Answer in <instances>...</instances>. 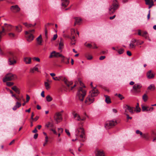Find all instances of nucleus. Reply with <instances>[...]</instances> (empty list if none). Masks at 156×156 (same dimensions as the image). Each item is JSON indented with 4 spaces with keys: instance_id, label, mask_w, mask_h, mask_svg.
<instances>
[{
    "instance_id": "obj_1",
    "label": "nucleus",
    "mask_w": 156,
    "mask_h": 156,
    "mask_svg": "<svg viewBox=\"0 0 156 156\" xmlns=\"http://www.w3.org/2000/svg\"><path fill=\"white\" fill-rule=\"evenodd\" d=\"M75 134L76 136H79L80 140L83 142L86 140L85 131L82 126L77 127L75 130Z\"/></svg>"
},
{
    "instance_id": "obj_2",
    "label": "nucleus",
    "mask_w": 156,
    "mask_h": 156,
    "mask_svg": "<svg viewBox=\"0 0 156 156\" xmlns=\"http://www.w3.org/2000/svg\"><path fill=\"white\" fill-rule=\"evenodd\" d=\"M8 63L9 65H14L16 63L15 59L16 55L12 52H9L8 55Z\"/></svg>"
},
{
    "instance_id": "obj_3",
    "label": "nucleus",
    "mask_w": 156,
    "mask_h": 156,
    "mask_svg": "<svg viewBox=\"0 0 156 156\" xmlns=\"http://www.w3.org/2000/svg\"><path fill=\"white\" fill-rule=\"evenodd\" d=\"M86 94V90L83 87H80L77 93V96L79 100L83 101L84 98Z\"/></svg>"
},
{
    "instance_id": "obj_4",
    "label": "nucleus",
    "mask_w": 156,
    "mask_h": 156,
    "mask_svg": "<svg viewBox=\"0 0 156 156\" xmlns=\"http://www.w3.org/2000/svg\"><path fill=\"white\" fill-rule=\"evenodd\" d=\"M17 78L16 76L11 73L7 74L3 78V82H5L13 80Z\"/></svg>"
},
{
    "instance_id": "obj_5",
    "label": "nucleus",
    "mask_w": 156,
    "mask_h": 156,
    "mask_svg": "<svg viewBox=\"0 0 156 156\" xmlns=\"http://www.w3.org/2000/svg\"><path fill=\"white\" fill-rule=\"evenodd\" d=\"M116 124L117 122L116 120L108 121L106 122L105 126L106 129H108L115 125Z\"/></svg>"
},
{
    "instance_id": "obj_6",
    "label": "nucleus",
    "mask_w": 156,
    "mask_h": 156,
    "mask_svg": "<svg viewBox=\"0 0 156 156\" xmlns=\"http://www.w3.org/2000/svg\"><path fill=\"white\" fill-rule=\"evenodd\" d=\"M12 28V27L11 25L6 23L5 24L4 27H2V31L0 30V41L3 35V33L5 32V30L7 31H11Z\"/></svg>"
},
{
    "instance_id": "obj_7",
    "label": "nucleus",
    "mask_w": 156,
    "mask_h": 156,
    "mask_svg": "<svg viewBox=\"0 0 156 156\" xmlns=\"http://www.w3.org/2000/svg\"><path fill=\"white\" fill-rule=\"evenodd\" d=\"M118 3L117 1L115 0H114L112 5L109 8V10L111 11L110 13L114 12L118 8Z\"/></svg>"
},
{
    "instance_id": "obj_8",
    "label": "nucleus",
    "mask_w": 156,
    "mask_h": 156,
    "mask_svg": "<svg viewBox=\"0 0 156 156\" xmlns=\"http://www.w3.org/2000/svg\"><path fill=\"white\" fill-rule=\"evenodd\" d=\"M62 114L60 112H56L54 116V120L57 124L59 123L62 119Z\"/></svg>"
},
{
    "instance_id": "obj_9",
    "label": "nucleus",
    "mask_w": 156,
    "mask_h": 156,
    "mask_svg": "<svg viewBox=\"0 0 156 156\" xmlns=\"http://www.w3.org/2000/svg\"><path fill=\"white\" fill-rule=\"evenodd\" d=\"M99 93L98 91L95 87L92 88V90L90 92V95L94 97L97 96Z\"/></svg>"
},
{
    "instance_id": "obj_10",
    "label": "nucleus",
    "mask_w": 156,
    "mask_h": 156,
    "mask_svg": "<svg viewBox=\"0 0 156 156\" xmlns=\"http://www.w3.org/2000/svg\"><path fill=\"white\" fill-rule=\"evenodd\" d=\"M142 85L140 83L135 84L133 87V89L135 92L138 93L140 92V90L142 87Z\"/></svg>"
},
{
    "instance_id": "obj_11",
    "label": "nucleus",
    "mask_w": 156,
    "mask_h": 156,
    "mask_svg": "<svg viewBox=\"0 0 156 156\" xmlns=\"http://www.w3.org/2000/svg\"><path fill=\"white\" fill-rule=\"evenodd\" d=\"M10 10L13 12H17L20 11V9L18 5H16L12 6L10 7Z\"/></svg>"
},
{
    "instance_id": "obj_12",
    "label": "nucleus",
    "mask_w": 156,
    "mask_h": 156,
    "mask_svg": "<svg viewBox=\"0 0 156 156\" xmlns=\"http://www.w3.org/2000/svg\"><path fill=\"white\" fill-rule=\"evenodd\" d=\"M94 100V97H92L89 94L86 99L85 103H87L88 105H90L93 102Z\"/></svg>"
},
{
    "instance_id": "obj_13",
    "label": "nucleus",
    "mask_w": 156,
    "mask_h": 156,
    "mask_svg": "<svg viewBox=\"0 0 156 156\" xmlns=\"http://www.w3.org/2000/svg\"><path fill=\"white\" fill-rule=\"evenodd\" d=\"M61 1L62 6L63 8H65L69 3V0H61Z\"/></svg>"
},
{
    "instance_id": "obj_14",
    "label": "nucleus",
    "mask_w": 156,
    "mask_h": 156,
    "mask_svg": "<svg viewBox=\"0 0 156 156\" xmlns=\"http://www.w3.org/2000/svg\"><path fill=\"white\" fill-rule=\"evenodd\" d=\"M23 61L26 64H30L31 63V58L30 57H25L23 58Z\"/></svg>"
},
{
    "instance_id": "obj_15",
    "label": "nucleus",
    "mask_w": 156,
    "mask_h": 156,
    "mask_svg": "<svg viewBox=\"0 0 156 156\" xmlns=\"http://www.w3.org/2000/svg\"><path fill=\"white\" fill-rule=\"evenodd\" d=\"M136 41V40L135 39H133L131 41L130 44H129V48L130 49L135 48V43Z\"/></svg>"
},
{
    "instance_id": "obj_16",
    "label": "nucleus",
    "mask_w": 156,
    "mask_h": 156,
    "mask_svg": "<svg viewBox=\"0 0 156 156\" xmlns=\"http://www.w3.org/2000/svg\"><path fill=\"white\" fill-rule=\"evenodd\" d=\"M37 43L38 45H41L42 42H43V41L42 39V37L41 35H40L37 38Z\"/></svg>"
},
{
    "instance_id": "obj_17",
    "label": "nucleus",
    "mask_w": 156,
    "mask_h": 156,
    "mask_svg": "<svg viewBox=\"0 0 156 156\" xmlns=\"http://www.w3.org/2000/svg\"><path fill=\"white\" fill-rule=\"evenodd\" d=\"M27 40L29 42H30L33 40L34 38V36L32 34H27Z\"/></svg>"
},
{
    "instance_id": "obj_18",
    "label": "nucleus",
    "mask_w": 156,
    "mask_h": 156,
    "mask_svg": "<svg viewBox=\"0 0 156 156\" xmlns=\"http://www.w3.org/2000/svg\"><path fill=\"white\" fill-rule=\"evenodd\" d=\"M39 66L38 64L36 65L34 68H33L30 69V73H34L35 71H37L38 72V67Z\"/></svg>"
},
{
    "instance_id": "obj_19",
    "label": "nucleus",
    "mask_w": 156,
    "mask_h": 156,
    "mask_svg": "<svg viewBox=\"0 0 156 156\" xmlns=\"http://www.w3.org/2000/svg\"><path fill=\"white\" fill-rule=\"evenodd\" d=\"M124 108H125V112H126V110H128L129 112L131 113H133V107H130L129 106L127 105L125 107H124Z\"/></svg>"
},
{
    "instance_id": "obj_20",
    "label": "nucleus",
    "mask_w": 156,
    "mask_h": 156,
    "mask_svg": "<svg viewBox=\"0 0 156 156\" xmlns=\"http://www.w3.org/2000/svg\"><path fill=\"white\" fill-rule=\"evenodd\" d=\"M21 105V103L17 101L15 105L13 107L12 109L14 111L16 110L17 108H20Z\"/></svg>"
},
{
    "instance_id": "obj_21",
    "label": "nucleus",
    "mask_w": 156,
    "mask_h": 156,
    "mask_svg": "<svg viewBox=\"0 0 156 156\" xmlns=\"http://www.w3.org/2000/svg\"><path fill=\"white\" fill-rule=\"evenodd\" d=\"M147 76L148 79H152L154 78V75L151 73V71L149 70L147 74Z\"/></svg>"
},
{
    "instance_id": "obj_22",
    "label": "nucleus",
    "mask_w": 156,
    "mask_h": 156,
    "mask_svg": "<svg viewBox=\"0 0 156 156\" xmlns=\"http://www.w3.org/2000/svg\"><path fill=\"white\" fill-rule=\"evenodd\" d=\"M73 115L74 119L78 121H80V116L77 113L73 112Z\"/></svg>"
},
{
    "instance_id": "obj_23",
    "label": "nucleus",
    "mask_w": 156,
    "mask_h": 156,
    "mask_svg": "<svg viewBox=\"0 0 156 156\" xmlns=\"http://www.w3.org/2000/svg\"><path fill=\"white\" fill-rule=\"evenodd\" d=\"M23 24L27 28L34 27L36 25V23H35L34 24H28L27 23H23Z\"/></svg>"
},
{
    "instance_id": "obj_24",
    "label": "nucleus",
    "mask_w": 156,
    "mask_h": 156,
    "mask_svg": "<svg viewBox=\"0 0 156 156\" xmlns=\"http://www.w3.org/2000/svg\"><path fill=\"white\" fill-rule=\"evenodd\" d=\"M105 102L108 104L111 103V101L110 97L107 95H105Z\"/></svg>"
},
{
    "instance_id": "obj_25",
    "label": "nucleus",
    "mask_w": 156,
    "mask_h": 156,
    "mask_svg": "<svg viewBox=\"0 0 156 156\" xmlns=\"http://www.w3.org/2000/svg\"><path fill=\"white\" fill-rule=\"evenodd\" d=\"M16 30L18 32H21L22 30V26L20 24H19L16 27Z\"/></svg>"
},
{
    "instance_id": "obj_26",
    "label": "nucleus",
    "mask_w": 156,
    "mask_h": 156,
    "mask_svg": "<svg viewBox=\"0 0 156 156\" xmlns=\"http://www.w3.org/2000/svg\"><path fill=\"white\" fill-rule=\"evenodd\" d=\"M63 81H64L65 83L68 87H69L70 85H71L73 83L71 81H68L67 80H66L65 78H64Z\"/></svg>"
},
{
    "instance_id": "obj_27",
    "label": "nucleus",
    "mask_w": 156,
    "mask_h": 156,
    "mask_svg": "<svg viewBox=\"0 0 156 156\" xmlns=\"http://www.w3.org/2000/svg\"><path fill=\"white\" fill-rule=\"evenodd\" d=\"M142 110L143 112H148V106H145L144 105H141Z\"/></svg>"
},
{
    "instance_id": "obj_28",
    "label": "nucleus",
    "mask_w": 156,
    "mask_h": 156,
    "mask_svg": "<svg viewBox=\"0 0 156 156\" xmlns=\"http://www.w3.org/2000/svg\"><path fill=\"white\" fill-rule=\"evenodd\" d=\"M8 35L10 38H15L16 37V35L13 33H10L8 34Z\"/></svg>"
},
{
    "instance_id": "obj_29",
    "label": "nucleus",
    "mask_w": 156,
    "mask_h": 156,
    "mask_svg": "<svg viewBox=\"0 0 156 156\" xmlns=\"http://www.w3.org/2000/svg\"><path fill=\"white\" fill-rule=\"evenodd\" d=\"M12 89L15 91L17 93L19 94L20 92L19 89L16 87V86H14L12 88Z\"/></svg>"
},
{
    "instance_id": "obj_30",
    "label": "nucleus",
    "mask_w": 156,
    "mask_h": 156,
    "mask_svg": "<svg viewBox=\"0 0 156 156\" xmlns=\"http://www.w3.org/2000/svg\"><path fill=\"white\" fill-rule=\"evenodd\" d=\"M96 156H104V154L103 151H99L98 152Z\"/></svg>"
},
{
    "instance_id": "obj_31",
    "label": "nucleus",
    "mask_w": 156,
    "mask_h": 156,
    "mask_svg": "<svg viewBox=\"0 0 156 156\" xmlns=\"http://www.w3.org/2000/svg\"><path fill=\"white\" fill-rule=\"evenodd\" d=\"M155 86L154 84H151L147 88L148 90H151L152 89L154 90L155 89Z\"/></svg>"
},
{
    "instance_id": "obj_32",
    "label": "nucleus",
    "mask_w": 156,
    "mask_h": 156,
    "mask_svg": "<svg viewBox=\"0 0 156 156\" xmlns=\"http://www.w3.org/2000/svg\"><path fill=\"white\" fill-rule=\"evenodd\" d=\"M54 126L53 124L52 123H51L50 122H48L45 125V126L47 127H53Z\"/></svg>"
},
{
    "instance_id": "obj_33",
    "label": "nucleus",
    "mask_w": 156,
    "mask_h": 156,
    "mask_svg": "<svg viewBox=\"0 0 156 156\" xmlns=\"http://www.w3.org/2000/svg\"><path fill=\"white\" fill-rule=\"evenodd\" d=\"M44 85L47 90H48L50 89V84L48 82H44Z\"/></svg>"
},
{
    "instance_id": "obj_34",
    "label": "nucleus",
    "mask_w": 156,
    "mask_h": 156,
    "mask_svg": "<svg viewBox=\"0 0 156 156\" xmlns=\"http://www.w3.org/2000/svg\"><path fill=\"white\" fill-rule=\"evenodd\" d=\"M81 21V19L80 18H75V24L79 23Z\"/></svg>"
},
{
    "instance_id": "obj_35",
    "label": "nucleus",
    "mask_w": 156,
    "mask_h": 156,
    "mask_svg": "<svg viewBox=\"0 0 156 156\" xmlns=\"http://www.w3.org/2000/svg\"><path fill=\"white\" fill-rule=\"evenodd\" d=\"M142 137L146 139H148V134L147 133L142 134Z\"/></svg>"
},
{
    "instance_id": "obj_36",
    "label": "nucleus",
    "mask_w": 156,
    "mask_h": 156,
    "mask_svg": "<svg viewBox=\"0 0 156 156\" xmlns=\"http://www.w3.org/2000/svg\"><path fill=\"white\" fill-rule=\"evenodd\" d=\"M141 110L140 108L139 107V103H137V105L136 106L135 110L137 112H139Z\"/></svg>"
},
{
    "instance_id": "obj_37",
    "label": "nucleus",
    "mask_w": 156,
    "mask_h": 156,
    "mask_svg": "<svg viewBox=\"0 0 156 156\" xmlns=\"http://www.w3.org/2000/svg\"><path fill=\"white\" fill-rule=\"evenodd\" d=\"M64 47V44L62 42H60L59 44V46L58 49L59 50H62Z\"/></svg>"
},
{
    "instance_id": "obj_38",
    "label": "nucleus",
    "mask_w": 156,
    "mask_h": 156,
    "mask_svg": "<svg viewBox=\"0 0 156 156\" xmlns=\"http://www.w3.org/2000/svg\"><path fill=\"white\" fill-rule=\"evenodd\" d=\"M35 31V30L34 29L30 30L28 31H26L25 32L26 34H32L33 33H34Z\"/></svg>"
},
{
    "instance_id": "obj_39",
    "label": "nucleus",
    "mask_w": 156,
    "mask_h": 156,
    "mask_svg": "<svg viewBox=\"0 0 156 156\" xmlns=\"http://www.w3.org/2000/svg\"><path fill=\"white\" fill-rule=\"evenodd\" d=\"M142 98H143V100L144 101V102H146L147 100V99H148L147 96V95L146 94H145L143 96Z\"/></svg>"
},
{
    "instance_id": "obj_40",
    "label": "nucleus",
    "mask_w": 156,
    "mask_h": 156,
    "mask_svg": "<svg viewBox=\"0 0 156 156\" xmlns=\"http://www.w3.org/2000/svg\"><path fill=\"white\" fill-rule=\"evenodd\" d=\"M46 98L47 101L48 102L51 101L52 99V98L49 95L47 96L46 97Z\"/></svg>"
},
{
    "instance_id": "obj_41",
    "label": "nucleus",
    "mask_w": 156,
    "mask_h": 156,
    "mask_svg": "<svg viewBox=\"0 0 156 156\" xmlns=\"http://www.w3.org/2000/svg\"><path fill=\"white\" fill-rule=\"evenodd\" d=\"M142 36L146 38H148V35L147 34V32L146 31L144 32L142 34Z\"/></svg>"
},
{
    "instance_id": "obj_42",
    "label": "nucleus",
    "mask_w": 156,
    "mask_h": 156,
    "mask_svg": "<svg viewBox=\"0 0 156 156\" xmlns=\"http://www.w3.org/2000/svg\"><path fill=\"white\" fill-rule=\"evenodd\" d=\"M55 57H63V58H64V56L62 55V54H60L58 52H55Z\"/></svg>"
},
{
    "instance_id": "obj_43",
    "label": "nucleus",
    "mask_w": 156,
    "mask_h": 156,
    "mask_svg": "<svg viewBox=\"0 0 156 156\" xmlns=\"http://www.w3.org/2000/svg\"><path fill=\"white\" fill-rule=\"evenodd\" d=\"M146 5L153 3V0H145Z\"/></svg>"
},
{
    "instance_id": "obj_44",
    "label": "nucleus",
    "mask_w": 156,
    "mask_h": 156,
    "mask_svg": "<svg viewBox=\"0 0 156 156\" xmlns=\"http://www.w3.org/2000/svg\"><path fill=\"white\" fill-rule=\"evenodd\" d=\"M55 51H53L51 52L49 56V58H51L53 57H55Z\"/></svg>"
},
{
    "instance_id": "obj_45",
    "label": "nucleus",
    "mask_w": 156,
    "mask_h": 156,
    "mask_svg": "<svg viewBox=\"0 0 156 156\" xmlns=\"http://www.w3.org/2000/svg\"><path fill=\"white\" fill-rule=\"evenodd\" d=\"M52 79L55 80H61V77L60 76L55 77H53Z\"/></svg>"
},
{
    "instance_id": "obj_46",
    "label": "nucleus",
    "mask_w": 156,
    "mask_h": 156,
    "mask_svg": "<svg viewBox=\"0 0 156 156\" xmlns=\"http://www.w3.org/2000/svg\"><path fill=\"white\" fill-rule=\"evenodd\" d=\"M124 49H120L118 51V53L119 54H122L123 53V52H124Z\"/></svg>"
},
{
    "instance_id": "obj_47",
    "label": "nucleus",
    "mask_w": 156,
    "mask_h": 156,
    "mask_svg": "<svg viewBox=\"0 0 156 156\" xmlns=\"http://www.w3.org/2000/svg\"><path fill=\"white\" fill-rule=\"evenodd\" d=\"M14 84L12 82H7L6 85L8 86H11Z\"/></svg>"
},
{
    "instance_id": "obj_48",
    "label": "nucleus",
    "mask_w": 156,
    "mask_h": 156,
    "mask_svg": "<svg viewBox=\"0 0 156 156\" xmlns=\"http://www.w3.org/2000/svg\"><path fill=\"white\" fill-rule=\"evenodd\" d=\"M33 59L34 60L38 62H40V58L38 57H34L33 58Z\"/></svg>"
},
{
    "instance_id": "obj_49",
    "label": "nucleus",
    "mask_w": 156,
    "mask_h": 156,
    "mask_svg": "<svg viewBox=\"0 0 156 156\" xmlns=\"http://www.w3.org/2000/svg\"><path fill=\"white\" fill-rule=\"evenodd\" d=\"M71 35H74V34L75 33V30L73 29H71Z\"/></svg>"
},
{
    "instance_id": "obj_50",
    "label": "nucleus",
    "mask_w": 156,
    "mask_h": 156,
    "mask_svg": "<svg viewBox=\"0 0 156 156\" xmlns=\"http://www.w3.org/2000/svg\"><path fill=\"white\" fill-rule=\"evenodd\" d=\"M118 97L121 100H122L124 98V97L120 94H118Z\"/></svg>"
},
{
    "instance_id": "obj_51",
    "label": "nucleus",
    "mask_w": 156,
    "mask_h": 156,
    "mask_svg": "<svg viewBox=\"0 0 156 156\" xmlns=\"http://www.w3.org/2000/svg\"><path fill=\"white\" fill-rule=\"evenodd\" d=\"M136 133L137 134H140L141 136L142 135V133L139 130H137L136 131Z\"/></svg>"
},
{
    "instance_id": "obj_52",
    "label": "nucleus",
    "mask_w": 156,
    "mask_h": 156,
    "mask_svg": "<svg viewBox=\"0 0 156 156\" xmlns=\"http://www.w3.org/2000/svg\"><path fill=\"white\" fill-rule=\"evenodd\" d=\"M58 131L59 133H61L63 132V129L62 128H58Z\"/></svg>"
},
{
    "instance_id": "obj_53",
    "label": "nucleus",
    "mask_w": 156,
    "mask_h": 156,
    "mask_svg": "<svg viewBox=\"0 0 156 156\" xmlns=\"http://www.w3.org/2000/svg\"><path fill=\"white\" fill-rule=\"evenodd\" d=\"M154 109V108L153 107H149L148 108V112H152Z\"/></svg>"
},
{
    "instance_id": "obj_54",
    "label": "nucleus",
    "mask_w": 156,
    "mask_h": 156,
    "mask_svg": "<svg viewBox=\"0 0 156 156\" xmlns=\"http://www.w3.org/2000/svg\"><path fill=\"white\" fill-rule=\"evenodd\" d=\"M72 37L71 38V40L72 41H75V37L74 35H71Z\"/></svg>"
},
{
    "instance_id": "obj_55",
    "label": "nucleus",
    "mask_w": 156,
    "mask_h": 156,
    "mask_svg": "<svg viewBox=\"0 0 156 156\" xmlns=\"http://www.w3.org/2000/svg\"><path fill=\"white\" fill-rule=\"evenodd\" d=\"M50 130L52 131L54 134L56 135L57 134L56 131H55V130L54 129H50Z\"/></svg>"
},
{
    "instance_id": "obj_56",
    "label": "nucleus",
    "mask_w": 156,
    "mask_h": 156,
    "mask_svg": "<svg viewBox=\"0 0 156 156\" xmlns=\"http://www.w3.org/2000/svg\"><path fill=\"white\" fill-rule=\"evenodd\" d=\"M65 132L69 136H70V133L68 130L66 129H65Z\"/></svg>"
},
{
    "instance_id": "obj_57",
    "label": "nucleus",
    "mask_w": 156,
    "mask_h": 156,
    "mask_svg": "<svg viewBox=\"0 0 156 156\" xmlns=\"http://www.w3.org/2000/svg\"><path fill=\"white\" fill-rule=\"evenodd\" d=\"M30 99V97L27 94L26 95V102H28L29 101Z\"/></svg>"
},
{
    "instance_id": "obj_58",
    "label": "nucleus",
    "mask_w": 156,
    "mask_h": 156,
    "mask_svg": "<svg viewBox=\"0 0 156 156\" xmlns=\"http://www.w3.org/2000/svg\"><path fill=\"white\" fill-rule=\"evenodd\" d=\"M57 37V34H54L53 37L52 39L53 40H55Z\"/></svg>"
},
{
    "instance_id": "obj_59",
    "label": "nucleus",
    "mask_w": 156,
    "mask_h": 156,
    "mask_svg": "<svg viewBox=\"0 0 156 156\" xmlns=\"http://www.w3.org/2000/svg\"><path fill=\"white\" fill-rule=\"evenodd\" d=\"M150 11H151L150 10H149L148 11V14L147 16V18L148 20H149L150 18Z\"/></svg>"
},
{
    "instance_id": "obj_60",
    "label": "nucleus",
    "mask_w": 156,
    "mask_h": 156,
    "mask_svg": "<svg viewBox=\"0 0 156 156\" xmlns=\"http://www.w3.org/2000/svg\"><path fill=\"white\" fill-rule=\"evenodd\" d=\"M105 58V56H101L100 57L99 59L100 60H102L104 59Z\"/></svg>"
},
{
    "instance_id": "obj_61",
    "label": "nucleus",
    "mask_w": 156,
    "mask_h": 156,
    "mask_svg": "<svg viewBox=\"0 0 156 156\" xmlns=\"http://www.w3.org/2000/svg\"><path fill=\"white\" fill-rule=\"evenodd\" d=\"M147 5H149L148 8L150 9L154 5L153 3L150 4H147Z\"/></svg>"
},
{
    "instance_id": "obj_62",
    "label": "nucleus",
    "mask_w": 156,
    "mask_h": 156,
    "mask_svg": "<svg viewBox=\"0 0 156 156\" xmlns=\"http://www.w3.org/2000/svg\"><path fill=\"white\" fill-rule=\"evenodd\" d=\"M127 54L129 56H130L132 55L131 52L129 51H127Z\"/></svg>"
},
{
    "instance_id": "obj_63",
    "label": "nucleus",
    "mask_w": 156,
    "mask_h": 156,
    "mask_svg": "<svg viewBox=\"0 0 156 156\" xmlns=\"http://www.w3.org/2000/svg\"><path fill=\"white\" fill-rule=\"evenodd\" d=\"M39 117L38 116H36L35 118H34V119L33 120L36 121L38 120V119H39Z\"/></svg>"
},
{
    "instance_id": "obj_64",
    "label": "nucleus",
    "mask_w": 156,
    "mask_h": 156,
    "mask_svg": "<svg viewBox=\"0 0 156 156\" xmlns=\"http://www.w3.org/2000/svg\"><path fill=\"white\" fill-rule=\"evenodd\" d=\"M38 134L37 133L35 134L34 136V138L36 139L37 138L38 136Z\"/></svg>"
}]
</instances>
